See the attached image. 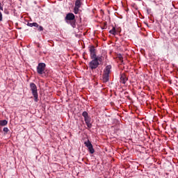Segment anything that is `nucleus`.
<instances>
[{"mask_svg":"<svg viewBox=\"0 0 178 178\" xmlns=\"http://www.w3.org/2000/svg\"><path fill=\"white\" fill-rule=\"evenodd\" d=\"M64 20L65 23H67V24H70L72 29H76V15H74L73 13H67Z\"/></svg>","mask_w":178,"mask_h":178,"instance_id":"1","label":"nucleus"},{"mask_svg":"<svg viewBox=\"0 0 178 178\" xmlns=\"http://www.w3.org/2000/svg\"><path fill=\"white\" fill-rule=\"evenodd\" d=\"M88 48H89L90 59H92V60L88 64L89 68H90L92 66V65L94 63V62L97 60V58L98 57V56H97V52L95 51H96L95 47L94 45H90Z\"/></svg>","mask_w":178,"mask_h":178,"instance_id":"2","label":"nucleus"},{"mask_svg":"<svg viewBox=\"0 0 178 178\" xmlns=\"http://www.w3.org/2000/svg\"><path fill=\"white\" fill-rule=\"evenodd\" d=\"M45 67H47L45 63H39L36 67L38 74H40V76L43 74L44 76H48V70H45Z\"/></svg>","mask_w":178,"mask_h":178,"instance_id":"3","label":"nucleus"},{"mask_svg":"<svg viewBox=\"0 0 178 178\" xmlns=\"http://www.w3.org/2000/svg\"><path fill=\"white\" fill-rule=\"evenodd\" d=\"M29 87L32 92V95L34 97V102H38V90H37V85L32 82L30 83Z\"/></svg>","mask_w":178,"mask_h":178,"instance_id":"4","label":"nucleus"},{"mask_svg":"<svg viewBox=\"0 0 178 178\" xmlns=\"http://www.w3.org/2000/svg\"><path fill=\"white\" fill-rule=\"evenodd\" d=\"M102 62H104V57L103 56H97L96 58V61H95L92 65H90V70H95L99 65H102Z\"/></svg>","mask_w":178,"mask_h":178,"instance_id":"5","label":"nucleus"},{"mask_svg":"<svg viewBox=\"0 0 178 178\" xmlns=\"http://www.w3.org/2000/svg\"><path fill=\"white\" fill-rule=\"evenodd\" d=\"M82 116L84 118L88 129H91L92 127V122H91V117L88 115V113L87 111H83L82 113Z\"/></svg>","mask_w":178,"mask_h":178,"instance_id":"6","label":"nucleus"},{"mask_svg":"<svg viewBox=\"0 0 178 178\" xmlns=\"http://www.w3.org/2000/svg\"><path fill=\"white\" fill-rule=\"evenodd\" d=\"M84 145L88 148V151L90 155H92L94 152H95V149H94V146L92 145V143H91V141L88 139L87 141L84 142Z\"/></svg>","mask_w":178,"mask_h":178,"instance_id":"7","label":"nucleus"},{"mask_svg":"<svg viewBox=\"0 0 178 178\" xmlns=\"http://www.w3.org/2000/svg\"><path fill=\"white\" fill-rule=\"evenodd\" d=\"M82 5H83V1H75L74 7V13L75 15H79V13L81 12V10H80V8H81Z\"/></svg>","mask_w":178,"mask_h":178,"instance_id":"8","label":"nucleus"},{"mask_svg":"<svg viewBox=\"0 0 178 178\" xmlns=\"http://www.w3.org/2000/svg\"><path fill=\"white\" fill-rule=\"evenodd\" d=\"M111 70H112V65H108L104 68L103 73H106L107 74H111V72H112Z\"/></svg>","mask_w":178,"mask_h":178,"instance_id":"9","label":"nucleus"},{"mask_svg":"<svg viewBox=\"0 0 178 178\" xmlns=\"http://www.w3.org/2000/svg\"><path fill=\"white\" fill-rule=\"evenodd\" d=\"M120 79V83H122V84H126V81H127L128 80L125 74H121Z\"/></svg>","mask_w":178,"mask_h":178,"instance_id":"10","label":"nucleus"},{"mask_svg":"<svg viewBox=\"0 0 178 178\" xmlns=\"http://www.w3.org/2000/svg\"><path fill=\"white\" fill-rule=\"evenodd\" d=\"M102 80L103 83H108L109 81V74L103 72Z\"/></svg>","mask_w":178,"mask_h":178,"instance_id":"11","label":"nucleus"},{"mask_svg":"<svg viewBox=\"0 0 178 178\" xmlns=\"http://www.w3.org/2000/svg\"><path fill=\"white\" fill-rule=\"evenodd\" d=\"M8 124V120H0V127L6 126Z\"/></svg>","mask_w":178,"mask_h":178,"instance_id":"12","label":"nucleus"},{"mask_svg":"<svg viewBox=\"0 0 178 178\" xmlns=\"http://www.w3.org/2000/svg\"><path fill=\"white\" fill-rule=\"evenodd\" d=\"M109 33L112 34L113 35H115L116 33V28L115 26H113V29L109 31Z\"/></svg>","mask_w":178,"mask_h":178,"instance_id":"13","label":"nucleus"},{"mask_svg":"<svg viewBox=\"0 0 178 178\" xmlns=\"http://www.w3.org/2000/svg\"><path fill=\"white\" fill-rule=\"evenodd\" d=\"M26 26H28L29 27H34L35 26H37V24H35V22H33V23L28 22L26 24Z\"/></svg>","mask_w":178,"mask_h":178,"instance_id":"14","label":"nucleus"},{"mask_svg":"<svg viewBox=\"0 0 178 178\" xmlns=\"http://www.w3.org/2000/svg\"><path fill=\"white\" fill-rule=\"evenodd\" d=\"M3 131H4L5 134H8V133L9 132V128L8 127H4L3 129Z\"/></svg>","mask_w":178,"mask_h":178,"instance_id":"15","label":"nucleus"},{"mask_svg":"<svg viewBox=\"0 0 178 178\" xmlns=\"http://www.w3.org/2000/svg\"><path fill=\"white\" fill-rule=\"evenodd\" d=\"M38 31H44V27H42V26L41 25H39L38 28Z\"/></svg>","mask_w":178,"mask_h":178,"instance_id":"16","label":"nucleus"},{"mask_svg":"<svg viewBox=\"0 0 178 178\" xmlns=\"http://www.w3.org/2000/svg\"><path fill=\"white\" fill-rule=\"evenodd\" d=\"M3 13H5V15H9V10L7 8L4 9Z\"/></svg>","mask_w":178,"mask_h":178,"instance_id":"17","label":"nucleus"},{"mask_svg":"<svg viewBox=\"0 0 178 178\" xmlns=\"http://www.w3.org/2000/svg\"><path fill=\"white\" fill-rule=\"evenodd\" d=\"M35 24L36 25H35V26H33V27H35V30H37L38 29V27H40V24H38V23H37V22H35Z\"/></svg>","mask_w":178,"mask_h":178,"instance_id":"18","label":"nucleus"},{"mask_svg":"<svg viewBox=\"0 0 178 178\" xmlns=\"http://www.w3.org/2000/svg\"><path fill=\"white\" fill-rule=\"evenodd\" d=\"M147 15H151V8H147Z\"/></svg>","mask_w":178,"mask_h":178,"instance_id":"19","label":"nucleus"},{"mask_svg":"<svg viewBox=\"0 0 178 178\" xmlns=\"http://www.w3.org/2000/svg\"><path fill=\"white\" fill-rule=\"evenodd\" d=\"M3 17H2V13L0 11V22H2Z\"/></svg>","mask_w":178,"mask_h":178,"instance_id":"20","label":"nucleus"},{"mask_svg":"<svg viewBox=\"0 0 178 178\" xmlns=\"http://www.w3.org/2000/svg\"><path fill=\"white\" fill-rule=\"evenodd\" d=\"M0 10H3V6H2V3L0 2Z\"/></svg>","mask_w":178,"mask_h":178,"instance_id":"21","label":"nucleus"},{"mask_svg":"<svg viewBox=\"0 0 178 178\" xmlns=\"http://www.w3.org/2000/svg\"><path fill=\"white\" fill-rule=\"evenodd\" d=\"M75 1L83 2V0H75Z\"/></svg>","mask_w":178,"mask_h":178,"instance_id":"22","label":"nucleus"},{"mask_svg":"<svg viewBox=\"0 0 178 178\" xmlns=\"http://www.w3.org/2000/svg\"><path fill=\"white\" fill-rule=\"evenodd\" d=\"M80 23H81V16H79Z\"/></svg>","mask_w":178,"mask_h":178,"instance_id":"23","label":"nucleus"},{"mask_svg":"<svg viewBox=\"0 0 178 178\" xmlns=\"http://www.w3.org/2000/svg\"><path fill=\"white\" fill-rule=\"evenodd\" d=\"M37 47H38V48H40V43L38 44Z\"/></svg>","mask_w":178,"mask_h":178,"instance_id":"24","label":"nucleus"},{"mask_svg":"<svg viewBox=\"0 0 178 178\" xmlns=\"http://www.w3.org/2000/svg\"><path fill=\"white\" fill-rule=\"evenodd\" d=\"M119 58H122V54H119Z\"/></svg>","mask_w":178,"mask_h":178,"instance_id":"25","label":"nucleus"},{"mask_svg":"<svg viewBox=\"0 0 178 178\" xmlns=\"http://www.w3.org/2000/svg\"><path fill=\"white\" fill-rule=\"evenodd\" d=\"M105 28L104 27H102V30H104Z\"/></svg>","mask_w":178,"mask_h":178,"instance_id":"26","label":"nucleus"},{"mask_svg":"<svg viewBox=\"0 0 178 178\" xmlns=\"http://www.w3.org/2000/svg\"><path fill=\"white\" fill-rule=\"evenodd\" d=\"M104 26H106V22L104 24Z\"/></svg>","mask_w":178,"mask_h":178,"instance_id":"27","label":"nucleus"},{"mask_svg":"<svg viewBox=\"0 0 178 178\" xmlns=\"http://www.w3.org/2000/svg\"><path fill=\"white\" fill-rule=\"evenodd\" d=\"M34 3H37V1H35Z\"/></svg>","mask_w":178,"mask_h":178,"instance_id":"28","label":"nucleus"}]
</instances>
